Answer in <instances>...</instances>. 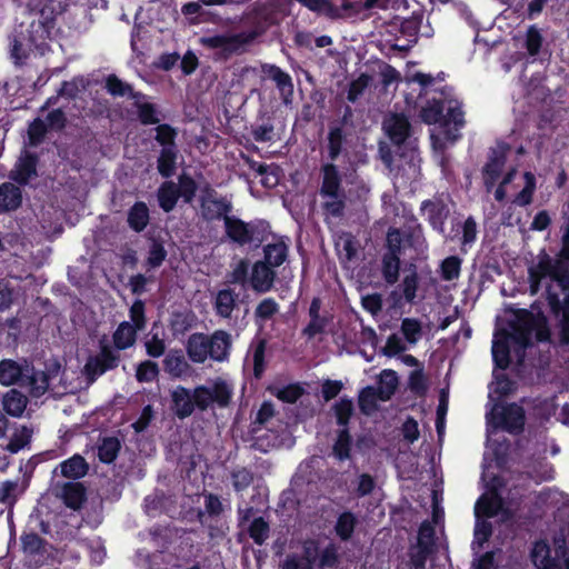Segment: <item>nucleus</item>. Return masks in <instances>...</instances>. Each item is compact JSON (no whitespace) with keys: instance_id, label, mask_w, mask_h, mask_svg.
I'll use <instances>...</instances> for the list:
<instances>
[{"instance_id":"obj_1","label":"nucleus","mask_w":569,"mask_h":569,"mask_svg":"<svg viewBox=\"0 0 569 569\" xmlns=\"http://www.w3.org/2000/svg\"><path fill=\"white\" fill-rule=\"evenodd\" d=\"M569 260V227L563 236V247L557 258L541 252L529 268L530 291L537 293L545 288L546 298L560 318V341L569 345V295L566 292V272Z\"/></svg>"},{"instance_id":"obj_2","label":"nucleus","mask_w":569,"mask_h":569,"mask_svg":"<svg viewBox=\"0 0 569 569\" xmlns=\"http://www.w3.org/2000/svg\"><path fill=\"white\" fill-rule=\"evenodd\" d=\"M545 341L549 338V330L545 317L518 310L512 313L507 328L498 327L492 340V358L496 366L503 370L515 358L522 362L525 349L532 339Z\"/></svg>"},{"instance_id":"obj_3","label":"nucleus","mask_w":569,"mask_h":569,"mask_svg":"<svg viewBox=\"0 0 569 569\" xmlns=\"http://www.w3.org/2000/svg\"><path fill=\"white\" fill-rule=\"evenodd\" d=\"M421 119L428 124L439 123L441 129L431 132V140L435 150H443L447 143H453L458 139L456 131L465 124L461 102L457 98H449L446 101H429L421 110Z\"/></svg>"},{"instance_id":"obj_4","label":"nucleus","mask_w":569,"mask_h":569,"mask_svg":"<svg viewBox=\"0 0 569 569\" xmlns=\"http://www.w3.org/2000/svg\"><path fill=\"white\" fill-rule=\"evenodd\" d=\"M482 480L486 482L487 492H485L477 501L475 513L477 522L475 527L473 547L479 548L488 540L491 533V525L487 520H480V517L491 518L493 516H501V520H508L511 516L509 508L502 503L500 488L502 486L499 478L492 477L489 479L487 470L482 472Z\"/></svg>"},{"instance_id":"obj_5","label":"nucleus","mask_w":569,"mask_h":569,"mask_svg":"<svg viewBox=\"0 0 569 569\" xmlns=\"http://www.w3.org/2000/svg\"><path fill=\"white\" fill-rule=\"evenodd\" d=\"M231 347L230 335L222 330L214 331L211 336L193 333L187 341V353L191 361L203 363L207 359L224 361Z\"/></svg>"},{"instance_id":"obj_6","label":"nucleus","mask_w":569,"mask_h":569,"mask_svg":"<svg viewBox=\"0 0 569 569\" xmlns=\"http://www.w3.org/2000/svg\"><path fill=\"white\" fill-rule=\"evenodd\" d=\"M505 150H493L482 170V178L488 192L498 183L495 191V198L498 201H502L506 198L508 192L507 187L513 180L516 174V170L513 168L505 170Z\"/></svg>"},{"instance_id":"obj_7","label":"nucleus","mask_w":569,"mask_h":569,"mask_svg":"<svg viewBox=\"0 0 569 569\" xmlns=\"http://www.w3.org/2000/svg\"><path fill=\"white\" fill-rule=\"evenodd\" d=\"M420 26V18H395L385 27L382 37L387 44L393 49L408 50L416 41Z\"/></svg>"},{"instance_id":"obj_8","label":"nucleus","mask_w":569,"mask_h":569,"mask_svg":"<svg viewBox=\"0 0 569 569\" xmlns=\"http://www.w3.org/2000/svg\"><path fill=\"white\" fill-rule=\"evenodd\" d=\"M525 423L523 409L518 405L495 406L487 413L488 435L495 429L501 428L509 432H518Z\"/></svg>"},{"instance_id":"obj_9","label":"nucleus","mask_w":569,"mask_h":569,"mask_svg":"<svg viewBox=\"0 0 569 569\" xmlns=\"http://www.w3.org/2000/svg\"><path fill=\"white\" fill-rule=\"evenodd\" d=\"M232 395V388L223 379L217 378L207 385L199 386L193 390V400L196 407L206 410L213 403L224 407L229 403Z\"/></svg>"},{"instance_id":"obj_10","label":"nucleus","mask_w":569,"mask_h":569,"mask_svg":"<svg viewBox=\"0 0 569 569\" xmlns=\"http://www.w3.org/2000/svg\"><path fill=\"white\" fill-rule=\"evenodd\" d=\"M201 43L208 48L218 50V53L222 58L237 53L244 44V39L240 34H222L204 37L201 39Z\"/></svg>"},{"instance_id":"obj_11","label":"nucleus","mask_w":569,"mask_h":569,"mask_svg":"<svg viewBox=\"0 0 569 569\" xmlns=\"http://www.w3.org/2000/svg\"><path fill=\"white\" fill-rule=\"evenodd\" d=\"M422 214L429 220L433 229L443 232V224L449 216L450 209L441 198L423 201L421 204Z\"/></svg>"},{"instance_id":"obj_12","label":"nucleus","mask_w":569,"mask_h":569,"mask_svg":"<svg viewBox=\"0 0 569 569\" xmlns=\"http://www.w3.org/2000/svg\"><path fill=\"white\" fill-rule=\"evenodd\" d=\"M274 277V271L267 262L258 261L252 267L249 281L254 291L263 293L272 288Z\"/></svg>"},{"instance_id":"obj_13","label":"nucleus","mask_w":569,"mask_h":569,"mask_svg":"<svg viewBox=\"0 0 569 569\" xmlns=\"http://www.w3.org/2000/svg\"><path fill=\"white\" fill-rule=\"evenodd\" d=\"M262 71L268 78L276 82L283 103H290L293 96V84L291 77L282 71L279 67L273 64H264L262 67Z\"/></svg>"},{"instance_id":"obj_14","label":"nucleus","mask_w":569,"mask_h":569,"mask_svg":"<svg viewBox=\"0 0 569 569\" xmlns=\"http://www.w3.org/2000/svg\"><path fill=\"white\" fill-rule=\"evenodd\" d=\"M383 130L393 143L400 144L409 136L410 123L405 116L392 113L386 117Z\"/></svg>"},{"instance_id":"obj_15","label":"nucleus","mask_w":569,"mask_h":569,"mask_svg":"<svg viewBox=\"0 0 569 569\" xmlns=\"http://www.w3.org/2000/svg\"><path fill=\"white\" fill-rule=\"evenodd\" d=\"M531 557L538 569H561L562 565L566 569H569V558H565L562 560L550 558L549 547L543 541L535 543Z\"/></svg>"},{"instance_id":"obj_16","label":"nucleus","mask_w":569,"mask_h":569,"mask_svg":"<svg viewBox=\"0 0 569 569\" xmlns=\"http://www.w3.org/2000/svg\"><path fill=\"white\" fill-rule=\"evenodd\" d=\"M231 209V203L226 198H218L216 194L208 192L201 202L202 216L206 219H216L227 213Z\"/></svg>"},{"instance_id":"obj_17","label":"nucleus","mask_w":569,"mask_h":569,"mask_svg":"<svg viewBox=\"0 0 569 569\" xmlns=\"http://www.w3.org/2000/svg\"><path fill=\"white\" fill-rule=\"evenodd\" d=\"M224 227L228 237L239 244H246L252 240L251 226L237 218L226 216Z\"/></svg>"},{"instance_id":"obj_18","label":"nucleus","mask_w":569,"mask_h":569,"mask_svg":"<svg viewBox=\"0 0 569 569\" xmlns=\"http://www.w3.org/2000/svg\"><path fill=\"white\" fill-rule=\"evenodd\" d=\"M172 403H173V410L176 415L179 418H186L189 417L196 407L194 400H193V391L183 388V387H177L172 393Z\"/></svg>"},{"instance_id":"obj_19","label":"nucleus","mask_w":569,"mask_h":569,"mask_svg":"<svg viewBox=\"0 0 569 569\" xmlns=\"http://www.w3.org/2000/svg\"><path fill=\"white\" fill-rule=\"evenodd\" d=\"M36 164V158L29 153H26L19 159L14 169L11 171V179L19 183H27L37 174Z\"/></svg>"},{"instance_id":"obj_20","label":"nucleus","mask_w":569,"mask_h":569,"mask_svg":"<svg viewBox=\"0 0 569 569\" xmlns=\"http://www.w3.org/2000/svg\"><path fill=\"white\" fill-rule=\"evenodd\" d=\"M358 525V517L351 511H345L337 518L335 532L341 540L347 541L352 538Z\"/></svg>"},{"instance_id":"obj_21","label":"nucleus","mask_w":569,"mask_h":569,"mask_svg":"<svg viewBox=\"0 0 569 569\" xmlns=\"http://www.w3.org/2000/svg\"><path fill=\"white\" fill-rule=\"evenodd\" d=\"M264 262L270 267L281 266L288 256V243L282 240H276L274 242L264 246Z\"/></svg>"},{"instance_id":"obj_22","label":"nucleus","mask_w":569,"mask_h":569,"mask_svg":"<svg viewBox=\"0 0 569 569\" xmlns=\"http://www.w3.org/2000/svg\"><path fill=\"white\" fill-rule=\"evenodd\" d=\"M22 201V194L19 187L7 182L0 186V209L10 211L17 209Z\"/></svg>"},{"instance_id":"obj_23","label":"nucleus","mask_w":569,"mask_h":569,"mask_svg":"<svg viewBox=\"0 0 569 569\" xmlns=\"http://www.w3.org/2000/svg\"><path fill=\"white\" fill-rule=\"evenodd\" d=\"M345 193L340 186V177L333 164H326L322 168V182L319 194Z\"/></svg>"},{"instance_id":"obj_24","label":"nucleus","mask_w":569,"mask_h":569,"mask_svg":"<svg viewBox=\"0 0 569 569\" xmlns=\"http://www.w3.org/2000/svg\"><path fill=\"white\" fill-rule=\"evenodd\" d=\"M319 196L321 199V207L326 216L339 218L343 214L346 207L345 193H328Z\"/></svg>"},{"instance_id":"obj_25","label":"nucleus","mask_w":569,"mask_h":569,"mask_svg":"<svg viewBox=\"0 0 569 569\" xmlns=\"http://www.w3.org/2000/svg\"><path fill=\"white\" fill-rule=\"evenodd\" d=\"M166 371L177 378L186 376L190 369L181 351H170L164 358Z\"/></svg>"},{"instance_id":"obj_26","label":"nucleus","mask_w":569,"mask_h":569,"mask_svg":"<svg viewBox=\"0 0 569 569\" xmlns=\"http://www.w3.org/2000/svg\"><path fill=\"white\" fill-rule=\"evenodd\" d=\"M27 402V397L16 389L8 391L2 400V405L7 413L13 417L22 416L26 410Z\"/></svg>"},{"instance_id":"obj_27","label":"nucleus","mask_w":569,"mask_h":569,"mask_svg":"<svg viewBox=\"0 0 569 569\" xmlns=\"http://www.w3.org/2000/svg\"><path fill=\"white\" fill-rule=\"evenodd\" d=\"M61 498L71 509H79L84 500V489L78 482H69L62 487Z\"/></svg>"},{"instance_id":"obj_28","label":"nucleus","mask_w":569,"mask_h":569,"mask_svg":"<svg viewBox=\"0 0 569 569\" xmlns=\"http://www.w3.org/2000/svg\"><path fill=\"white\" fill-rule=\"evenodd\" d=\"M24 372L20 365L12 360H2L0 362V383L3 386L13 385L23 380Z\"/></svg>"},{"instance_id":"obj_29","label":"nucleus","mask_w":569,"mask_h":569,"mask_svg":"<svg viewBox=\"0 0 569 569\" xmlns=\"http://www.w3.org/2000/svg\"><path fill=\"white\" fill-rule=\"evenodd\" d=\"M321 302L318 298H315L311 301L310 308H309V316H310V322L305 329V333L309 337H313L320 332L323 331L327 320L322 317H320Z\"/></svg>"},{"instance_id":"obj_30","label":"nucleus","mask_w":569,"mask_h":569,"mask_svg":"<svg viewBox=\"0 0 569 569\" xmlns=\"http://www.w3.org/2000/svg\"><path fill=\"white\" fill-rule=\"evenodd\" d=\"M149 222V209L144 202H137L128 213V223L134 231H142Z\"/></svg>"},{"instance_id":"obj_31","label":"nucleus","mask_w":569,"mask_h":569,"mask_svg":"<svg viewBox=\"0 0 569 569\" xmlns=\"http://www.w3.org/2000/svg\"><path fill=\"white\" fill-rule=\"evenodd\" d=\"M398 386V378L395 371L383 370L379 376V386L376 389L379 393V400L386 401L390 399Z\"/></svg>"},{"instance_id":"obj_32","label":"nucleus","mask_w":569,"mask_h":569,"mask_svg":"<svg viewBox=\"0 0 569 569\" xmlns=\"http://www.w3.org/2000/svg\"><path fill=\"white\" fill-rule=\"evenodd\" d=\"M61 473L71 479H78L83 477L88 471V466L84 459L80 456H73L72 458L63 461L60 465Z\"/></svg>"},{"instance_id":"obj_33","label":"nucleus","mask_w":569,"mask_h":569,"mask_svg":"<svg viewBox=\"0 0 569 569\" xmlns=\"http://www.w3.org/2000/svg\"><path fill=\"white\" fill-rule=\"evenodd\" d=\"M237 295L231 289H223L217 293L214 307L217 313L223 318L230 317L236 306Z\"/></svg>"},{"instance_id":"obj_34","label":"nucleus","mask_w":569,"mask_h":569,"mask_svg":"<svg viewBox=\"0 0 569 569\" xmlns=\"http://www.w3.org/2000/svg\"><path fill=\"white\" fill-rule=\"evenodd\" d=\"M316 555V548L308 547L303 555L288 557L283 565V569H313Z\"/></svg>"},{"instance_id":"obj_35","label":"nucleus","mask_w":569,"mask_h":569,"mask_svg":"<svg viewBox=\"0 0 569 569\" xmlns=\"http://www.w3.org/2000/svg\"><path fill=\"white\" fill-rule=\"evenodd\" d=\"M136 328L130 322H122L113 335V341L117 348L126 349L136 341Z\"/></svg>"},{"instance_id":"obj_36","label":"nucleus","mask_w":569,"mask_h":569,"mask_svg":"<svg viewBox=\"0 0 569 569\" xmlns=\"http://www.w3.org/2000/svg\"><path fill=\"white\" fill-rule=\"evenodd\" d=\"M178 198V188L172 182L163 183L158 191L159 204L166 212L174 208Z\"/></svg>"},{"instance_id":"obj_37","label":"nucleus","mask_w":569,"mask_h":569,"mask_svg":"<svg viewBox=\"0 0 569 569\" xmlns=\"http://www.w3.org/2000/svg\"><path fill=\"white\" fill-rule=\"evenodd\" d=\"M136 101V106L138 108L139 118L144 124H153L159 122V118L157 116V111L153 106L146 101L144 96L138 93L133 96Z\"/></svg>"},{"instance_id":"obj_38","label":"nucleus","mask_w":569,"mask_h":569,"mask_svg":"<svg viewBox=\"0 0 569 569\" xmlns=\"http://www.w3.org/2000/svg\"><path fill=\"white\" fill-rule=\"evenodd\" d=\"M23 378L27 379L30 392L34 397L42 396L49 388V378L42 371H34L31 375L27 372Z\"/></svg>"},{"instance_id":"obj_39","label":"nucleus","mask_w":569,"mask_h":569,"mask_svg":"<svg viewBox=\"0 0 569 569\" xmlns=\"http://www.w3.org/2000/svg\"><path fill=\"white\" fill-rule=\"evenodd\" d=\"M31 436L32 430L28 427H21L20 429H17L7 446V450L11 453H17L29 445Z\"/></svg>"},{"instance_id":"obj_40","label":"nucleus","mask_w":569,"mask_h":569,"mask_svg":"<svg viewBox=\"0 0 569 569\" xmlns=\"http://www.w3.org/2000/svg\"><path fill=\"white\" fill-rule=\"evenodd\" d=\"M461 270V259L451 256L446 258L440 264L441 278L446 281H452L459 278Z\"/></svg>"},{"instance_id":"obj_41","label":"nucleus","mask_w":569,"mask_h":569,"mask_svg":"<svg viewBox=\"0 0 569 569\" xmlns=\"http://www.w3.org/2000/svg\"><path fill=\"white\" fill-rule=\"evenodd\" d=\"M176 163V151L173 146L164 147L158 160L159 172L163 177H170L173 173Z\"/></svg>"},{"instance_id":"obj_42","label":"nucleus","mask_w":569,"mask_h":569,"mask_svg":"<svg viewBox=\"0 0 569 569\" xmlns=\"http://www.w3.org/2000/svg\"><path fill=\"white\" fill-rule=\"evenodd\" d=\"M382 272L387 282L395 283L399 272V257L395 251L385 254L382 261Z\"/></svg>"},{"instance_id":"obj_43","label":"nucleus","mask_w":569,"mask_h":569,"mask_svg":"<svg viewBox=\"0 0 569 569\" xmlns=\"http://www.w3.org/2000/svg\"><path fill=\"white\" fill-rule=\"evenodd\" d=\"M120 450V442L116 438H106L98 448V456L102 462H112Z\"/></svg>"},{"instance_id":"obj_44","label":"nucleus","mask_w":569,"mask_h":569,"mask_svg":"<svg viewBox=\"0 0 569 569\" xmlns=\"http://www.w3.org/2000/svg\"><path fill=\"white\" fill-rule=\"evenodd\" d=\"M401 332L408 345H416L421 337V323L412 318H405L401 321Z\"/></svg>"},{"instance_id":"obj_45","label":"nucleus","mask_w":569,"mask_h":569,"mask_svg":"<svg viewBox=\"0 0 569 569\" xmlns=\"http://www.w3.org/2000/svg\"><path fill=\"white\" fill-rule=\"evenodd\" d=\"M536 188V178L531 172H526L523 174V187L521 191L517 194L513 202L519 206H527L531 202L532 193Z\"/></svg>"},{"instance_id":"obj_46","label":"nucleus","mask_w":569,"mask_h":569,"mask_svg":"<svg viewBox=\"0 0 569 569\" xmlns=\"http://www.w3.org/2000/svg\"><path fill=\"white\" fill-rule=\"evenodd\" d=\"M378 400L379 393L376 388L367 387L360 393L359 406L366 415H370L376 410Z\"/></svg>"},{"instance_id":"obj_47","label":"nucleus","mask_w":569,"mask_h":569,"mask_svg":"<svg viewBox=\"0 0 569 569\" xmlns=\"http://www.w3.org/2000/svg\"><path fill=\"white\" fill-rule=\"evenodd\" d=\"M144 347H146L147 353L153 358H158V357L162 356L166 350V345H164L163 339L159 336L158 332H154L153 330L146 338Z\"/></svg>"},{"instance_id":"obj_48","label":"nucleus","mask_w":569,"mask_h":569,"mask_svg":"<svg viewBox=\"0 0 569 569\" xmlns=\"http://www.w3.org/2000/svg\"><path fill=\"white\" fill-rule=\"evenodd\" d=\"M249 535L256 543L262 545L269 537V526L262 518L254 519L249 527Z\"/></svg>"},{"instance_id":"obj_49","label":"nucleus","mask_w":569,"mask_h":569,"mask_svg":"<svg viewBox=\"0 0 569 569\" xmlns=\"http://www.w3.org/2000/svg\"><path fill=\"white\" fill-rule=\"evenodd\" d=\"M111 368L106 357H93L88 360L84 366L86 373L93 380L96 377L102 375L107 369Z\"/></svg>"},{"instance_id":"obj_50","label":"nucleus","mask_w":569,"mask_h":569,"mask_svg":"<svg viewBox=\"0 0 569 569\" xmlns=\"http://www.w3.org/2000/svg\"><path fill=\"white\" fill-rule=\"evenodd\" d=\"M107 90L112 96H120V97L129 96L132 99H133V96L136 94L133 92L132 88L128 83L122 82L119 78H117L114 76L108 77Z\"/></svg>"},{"instance_id":"obj_51","label":"nucleus","mask_w":569,"mask_h":569,"mask_svg":"<svg viewBox=\"0 0 569 569\" xmlns=\"http://www.w3.org/2000/svg\"><path fill=\"white\" fill-rule=\"evenodd\" d=\"M376 480L368 473H361L355 481V491L359 497H365L373 492Z\"/></svg>"},{"instance_id":"obj_52","label":"nucleus","mask_w":569,"mask_h":569,"mask_svg":"<svg viewBox=\"0 0 569 569\" xmlns=\"http://www.w3.org/2000/svg\"><path fill=\"white\" fill-rule=\"evenodd\" d=\"M258 173L261 177L260 183L266 188H273L279 183L278 168L270 166H259Z\"/></svg>"},{"instance_id":"obj_53","label":"nucleus","mask_w":569,"mask_h":569,"mask_svg":"<svg viewBox=\"0 0 569 569\" xmlns=\"http://www.w3.org/2000/svg\"><path fill=\"white\" fill-rule=\"evenodd\" d=\"M350 451V437L346 429L341 430L338 435L333 446V453L339 460L349 458Z\"/></svg>"},{"instance_id":"obj_54","label":"nucleus","mask_w":569,"mask_h":569,"mask_svg":"<svg viewBox=\"0 0 569 569\" xmlns=\"http://www.w3.org/2000/svg\"><path fill=\"white\" fill-rule=\"evenodd\" d=\"M400 287L406 301L412 302L416 298V292L418 289L417 273L411 271L410 273L406 274Z\"/></svg>"},{"instance_id":"obj_55","label":"nucleus","mask_w":569,"mask_h":569,"mask_svg":"<svg viewBox=\"0 0 569 569\" xmlns=\"http://www.w3.org/2000/svg\"><path fill=\"white\" fill-rule=\"evenodd\" d=\"M159 369L157 363L147 360L141 362L137 369V379L140 382H150L158 376Z\"/></svg>"},{"instance_id":"obj_56","label":"nucleus","mask_w":569,"mask_h":569,"mask_svg":"<svg viewBox=\"0 0 569 569\" xmlns=\"http://www.w3.org/2000/svg\"><path fill=\"white\" fill-rule=\"evenodd\" d=\"M264 351L266 345L263 341H259L251 352V360L253 363L254 376L259 378L264 369Z\"/></svg>"},{"instance_id":"obj_57","label":"nucleus","mask_w":569,"mask_h":569,"mask_svg":"<svg viewBox=\"0 0 569 569\" xmlns=\"http://www.w3.org/2000/svg\"><path fill=\"white\" fill-rule=\"evenodd\" d=\"M542 36L539 29L535 26H531L527 31L526 37V48L530 56H536L541 47Z\"/></svg>"},{"instance_id":"obj_58","label":"nucleus","mask_w":569,"mask_h":569,"mask_svg":"<svg viewBox=\"0 0 569 569\" xmlns=\"http://www.w3.org/2000/svg\"><path fill=\"white\" fill-rule=\"evenodd\" d=\"M407 350V342L403 341L398 335L393 333L387 339L383 347V355L395 357Z\"/></svg>"},{"instance_id":"obj_59","label":"nucleus","mask_w":569,"mask_h":569,"mask_svg":"<svg viewBox=\"0 0 569 569\" xmlns=\"http://www.w3.org/2000/svg\"><path fill=\"white\" fill-rule=\"evenodd\" d=\"M435 537V529L431 522L425 521L420 526L419 533H418V545L423 547L425 550L432 549L433 546V539Z\"/></svg>"},{"instance_id":"obj_60","label":"nucleus","mask_w":569,"mask_h":569,"mask_svg":"<svg viewBox=\"0 0 569 569\" xmlns=\"http://www.w3.org/2000/svg\"><path fill=\"white\" fill-rule=\"evenodd\" d=\"M86 84L87 82L83 78H76L71 81L63 82L60 89V94L68 98H74L86 89Z\"/></svg>"},{"instance_id":"obj_61","label":"nucleus","mask_w":569,"mask_h":569,"mask_svg":"<svg viewBox=\"0 0 569 569\" xmlns=\"http://www.w3.org/2000/svg\"><path fill=\"white\" fill-rule=\"evenodd\" d=\"M301 388L293 385L278 388L274 390V395L277 396L278 399L289 403L296 402L301 396Z\"/></svg>"},{"instance_id":"obj_62","label":"nucleus","mask_w":569,"mask_h":569,"mask_svg":"<svg viewBox=\"0 0 569 569\" xmlns=\"http://www.w3.org/2000/svg\"><path fill=\"white\" fill-rule=\"evenodd\" d=\"M370 77L367 74H360L356 80L350 83L348 91V99L356 101L363 90L369 86Z\"/></svg>"},{"instance_id":"obj_63","label":"nucleus","mask_w":569,"mask_h":569,"mask_svg":"<svg viewBox=\"0 0 569 569\" xmlns=\"http://www.w3.org/2000/svg\"><path fill=\"white\" fill-rule=\"evenodd\" d=\"M278 303L271 299H263L256 308V316L259 319L266 320L271 318L274 313L278 312Z\"/></svg>"},{"instance_id":"obj_64","label":"nucleus","mask_w":569,"mask_h":569,"mask_svg":"<svg viewBox=\"0 0 569 569\" xmlns=\"http://www.w3.org/2000/svg\"><path fill=\"white\" fill-rule=\"evenodd\" d=\"M320 569H338V556L333 547L326 548L319 561Z\"/></svg>"}]
</instances>
